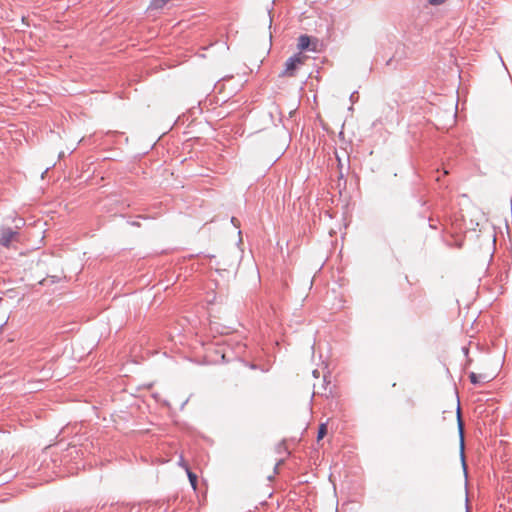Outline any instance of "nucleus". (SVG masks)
<instances>
[{"instance_id": "f257e3e1", "label": "nucleus", "mask_w": 512, "mask_h": 512, "mask_svg": "<svg viewBox=\"0 0 512 512\" xmlns=\"http://www.w3.org/2000/svg\"><path fill=\"white\" fill-rule=\"evenodd\" d=\"M308 57L301 53L297 52L291 57H289L285 64L284 69L281 72L280 76L282 77H294L296 76L297 71L306 63Z\"/></svg>"}, {"instance_id": "f03ea898", "label": "nucleus", "mask_w": 512, "mask_h": 512, "mask_svg": "<svg viewBox=\"0 0 512 512\" xmlns=\"http://www.w3.org/2000/svg\"><path fill=\"white\" fill-rule=\"evenodd\" d=\"M320 43L316 37H311L306 34L300 35L298 37L297 49L298 52L303 53V51H311V52H319L320 51Z\"/></svg>"}, {"instance_id": "7ed1b4c3", "label": "nucleus", "mask_w": 512, "mask_h": 512, "mask_svg": "<svg viewBox=\"0 0 512 512\" xmlns=\"http://www.w3.org/2000/svg\"><path fill=\"white\" fill-rule=\"evenodd\" d=\"M17 237H18L17 233L15 231H13L12 229H10V228L4 229L1 232L0 243L3 246L8 248L12 242L17 240Z\"/></svg>"}, {"instance_id": "20e7f679", "label": "nucleus", "mask_w": 512, "mask_h": 512, "mask_svg": "<svg viewBox=\"0 0 512 512\" xmlns=\"http://www.w3.org/2000/svg\"><path fill=\"white\" fill-rule=\"evenodd\" d=\"M456 417H457L458 429H459V434H460L461 448L463 449V447H464V424L461 419V410H460L459 404L457 405V409H456Z\"/></svg>"}, {"instance_id": "39448f33", "label": "nucleus", "mask_w": 512, "mask_h": 512, "mask_svg": "<svg viewBox=\"0 0 512 512\" xmlns=\"http://www.w3.org/2000/svg\"><path fill=\"white\" fill-rule=\"evenodd\" d=\"M469 378H470V381L473 384H479V383H482L484 381H489V379H488V377L486 375L477 374L475 372L470 373Z\"/></svg>"}, {"instance_id": "423d86ee", "label": "nucleus", "mask_w": 512, "mask_h": 512, "mask_svg": "<svg viewBox=\"0 0 512 512\" xmlns=\"http://www.w3.org/2000/svg\"><path fill=\"white\" fill-rule=\"evenodd\" d=\"M170 0H152L151 1V7L154 9H161L163 8Z\"/></svg>"}, {"instance_id": "0eeeda50", "label": "nucleus", "mask_w": 512, "mask_h": 512, "mask_svg": "<svg viewBox=\"0 0 512 512\" xmlns=\"http://www.w3.org/2000/svg\"><path fill=\"white\" fill-rule=\"evenodd\" d=\"M326 434H327V426H326V424L323 423L319 426L317 440L320 441L321 439H323L325 437Z\"/></svg>"}, {"instance_id": "6e6552de", "label": "nucleus", "mask_w": 512, "mask_h": 512, "mask_svg": "<svg viewBox=\"0 0 512 512\" xmlns=\"http://www.w3.org/2000/svg\"><path fill=\"white\" fill-rule=\"evenodd\" d=\"M187 475H188V478H189V481H190L192 487L194 489H196V485H197V476H196V474L191 472V471H188Z\"/></svg>"}, {"instance_id": "1a4fd4ad", "label": "nucleus", "mask_w": 512, "mask_h": 512, "mask_svg": "<svg viewBox=\"0 0 512 512\" xmlns=\"http://www.w3.org/2000/svg\"><path fill=\"white\" fill-rule=\"evenodd\" d=\"M336 159H337V162H338L337 166H338V170H339V175L342 178L343 177L344 163H343V161H342V159H341V157L339 156L338 153H336Z\"/></svg>"}, {"instance_id": "9d476101", "label": "nucleus", "mask_w": 512, "mask_h": 512, "mask_svg": "<svg viewBox=\"0 0 512 512\" xmlns=\"http://www.w3.org/2000/svg\"><path fill=\"white\" fill-rule=\"evenodd\" d=\"M179 464L181 467H183L186 470V472L190 471L188 464L186 463V461L183 458L180 459Z\"/></svg>"}, {"instance_id": "9b49d317", "label": "nucleus", "mask_w": 512, "mask_h": 512, "mask_svg": "<svg viewBox=\"0 0 512 512\" xmlns=\"http://www.w3.org/2000/svg\"><path fill=\"white\" fill-rule=\"evenodd\" d=\"M431 5L443 4L446 0H428Z\"/></svg>"}]
</instances>
